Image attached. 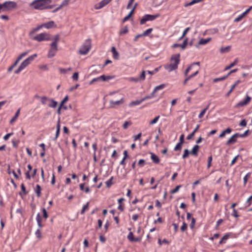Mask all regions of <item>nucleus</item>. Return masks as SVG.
Segmentation results:
<instances>
[{"label":"nucleus","mask_w":252,"mask_h":252,"mask_svg":"<svg viewBox=\"0 0 252 252\" xmlns=\"http://www.w3.org/2000/svg\"><path fill=\"white\" fill-rule=\"evenodd\" d=\"M171 62L173 63H171L169 64H166L165 65V68L169 72H171L174 70H176L178 68V64L180 62V54H177L172 56L171 59Z\"/></svg>","instance_id":"nucleus-1"},{"label":"nucleus","mask_w":252,"mask_h":252,"mask_svg":"<svg viewBox=\"0 0 252 252\" xmlns=\"http://www.w3.org/2000/svg\"><path fill=\"white\" fill-rule=\"evenodd\" d=\"M52 2V0H34L30 4V6L38 10H45V5Z\"/></svg>","instance_id":"nucleus-2"},{"label":"nucleus","mask_w":252,"mask_h":252,"mask_svg":"<svg viewBox=\"0 0 252 252\" xmlns=\"http://www.w3.org/2000/svg\"><path fill=\"white\" fill-rule=\"evenodd\" d=\"M37 54H34L30 56L28 58L24 60L21 63L17 69L15 70L14 73L16 74L20 73L24 69H25L32 61L37 57Z\"/></svg>","instance_id":"nucleus-3"},{"label":"nucleus","mask_w":252,"mask_h":252,"mask_svg":"<svg viewBox=\"0 0 252 252\" xmlns=\"http://www.w3.org/2000/svg\"><path fill=\"white\" fill-rule=\"evenodd\" d=\"M91 48V40L90 39H87L79 50V53L81 55H86Z\"/></svg>","instance_id":"nucleus-4"},{"label":"nucleus","mask_w":252,"mask_h":252,"mask_svg":"<svg viewBox=\"0 0 252 252\" xmlns=\"http://www.w3.org/2000/svg\"><path fill=\"white\" fill-rule=\"evenodd\" d=\"M17 6V3L13 1H5L3 2L4 12L11 11Z\"/></svg>","instance_id":"nucleus-5"},{"label":"nucleus","mask_w":252,"mask_h":252,"mask_svg":"<svg viewBox=\"0 0 252 252\" xmlns=\"http://www.w3.org/2000/svg\"><path fill=\"white\" fill-rule=\"evenodd\" d=\"M33 39L38 42H41L44 40L49 41L52 40L50 35L45 32L41 33L36 35Z\"/></svg>","instance_id":"nucleus-6"},{"label":"nucleus","mask_w":252,"mask_h":252,"mask_svg":"<svg viewBox=\"0 0 252 252\" xmlns=\"http://www.w3.org/2000/svg\"><path fill=\"white\" fill-rule=\"evenodd\" d=\"M159 17V15H151L145 14L144 15L140 21V25H144L147 21H152L155 20L157 18Z\"/></svg>","instance_id":"nucleus-7"},{"label":"nucleus","mask_w":252,"mask_h":252,"mask_svg":"<svg viewBox=\"0 0 252 252\" xmlns=\"http://www.w3.org/2000/svg\"><path fill=\"white\" fill-rule=\"evenodd\" d=\"M28 53H29V51H26V52L22 53L21 55H20L18 57L17 59L16 60V61L14 62V63L10 67H9V68L8 69V71L11 72L12 70V69H13V68H14L17 65V64L18 63L19 61L24 57L26 56L28 54Z\"/></svg>","instance_id":"nucleus-8"},{"label":"nucleus","mask_w":252,"mask_h":252,"mask_svg":"<svg viewBox=\"0 0 252 252\" xmlns=\"http://www.w3.org/2000/svg\"><path fill=\"white\" fill-rule=\"evenodd\" d=\"M112 0H102L99 2L95 4L94 7L95 9H100L108 4Z\"/></svg>","instance_id":"nucleus-9"},{"label":"nucleus","mask_w":252,"mask_h":252,"mask_svg":"<svg viewBox=\"0 0 252 252\" xmlns=\"http://www.w3.org/2000/svg\"><path fill=\"white\" fill-rule=\"evenodd\" d=\"M60 39V35L56 34L54 38V41L50 44V48L52 50H58V42Z\"/></svg>","instance_id":"nucleus-10"},{"label":"nucleus","mask_w":252,"mask_h":252,"mask_svg":"<svg viewBox=\"0 0 252 252\" xmlns=\"http://www.w3.org/2000/svg\"><path fill=\"white\" fill-rule=\"evenodd\" d=\"M251 100V97L250 96H249L248 95H247L246 98H245V99L244 100L240 101L239 103H238L236 105L235 107H243L244 106H245V105H247L250 102Z\"/></svg>","instance_id":"nucleus-11"},{"label":"nucleus","mask_w":252,"mask_h":252,"mask_svg":"<svg viewBox=\"0 0 252 252\" xmlns=\"http://www.w3.org/2000/svg\"><path fill=\"white\" fill-rule=\"evenodd\" d=\"M41 26L42 28H45L47 29H49L53 27H56V25L54 21H51L41 24Z\"/></svg>","instance_id":"nucleus-12"},{"label":"nucleus","mask_w":252,"mask_h":252,"mask_svg":"<svg viewBox=\"0 0 252 252\" xmlns=\"http://www.w3.org/2000/svg\"><path fill=\"white\" fill-rule=\"evenodd\" d=\"M124 102V101L123 98H121L120 100L117 101L110 100V106L111 108H114L115 105H120L121 104H122Z\"/></svg>","instance_id":"nucleus-13"},{"label":"nucleus","mask_w":252,"mask_h":252,"mask_svg":"<svg viewBox=\"0 0 252 252\" xmlns=\"http://www.w3.org/2000/svg\"><path fill=\"white\" fill-rule=\"evenodd\" d=\"M199 73L198 69H197L192 74L189 75L187 76L186 78L185 79L183 82L184 85H186L188 81L190 80L192 78L195 77L196 75H197Z\"/></svg>","instance_id":"nucleus-14"},{"label":"nucleus","mask_w":252,"mask_h":252,"mask_svg":"<svg viewBox=\"0 0 252 252\" xmlns=\"http://www.w3.org/2000/svg\"><path fill=\"white\" fill-rule=\"evenodd\" d=\"M150 154H151V159L153 162L155 164L159 163L160 161L159 158L153 153L150 152Z\"/></svg>","instance_id":"nucleus-15"},{"label":"nucleus","mask_w":252,"mask_h":252,"mask_svg":"<svg viewBox=\"0 0 252 252\" xmlns=\"http://www.w3.org/2000/svg\"><path fill=\"white\" fill-rule=\"evenodd\" d=\"M237 142V138L235 135V134H233L229 139L227 140L226 143V145L227 146H229L230 145L233 144L234 143Z\"/></svg>","instance_id":"nucleus-16"},{"label":"nucleus","mask_w":252,"mask_h":252,"mask_svg":"<svg viewBox=\"0 0 252 252\" xmlns=\"http://www.w3.org/2000/svg\"><path fill=\"white\" fill-rule=\"evenodd\" d=\"M200 147L198 145H195L191 151H190V154L194 156H196L198 155V152L199 151Z\"/></svg>","instance_id":"nucleus-17"},{"label":"nucleus","mask_w":252,"mask_h":252,"mask_svg":"<svg viewBox=\"0 0 252 252\" xmlns=\"http://www.w3.org/2000/svg\"><path fill=\"white\" fill-rule=\"evenodd\" d=\"M111 52L113 54V57L115 60H118L119 58V54L116 50L115 47H112L111 48Z\"/></svg>","instance_id":"nucleus-18"},{"label":"nucleus","mask_w":252,"mask_h":252,"mask_svg":"<svg viewBox=\"0 0 252 252\" xmlns=\"http://www.w3.org/2000/svg\"><path fill=\"white\" fill-rule=\"evenodd\" d=\"M100 81H107L110 79L114 78V76H105L104 75H102L99 77Z\"/></svg>","instance_id":"nucleus-19"},{"label":"nucleus","mask_w":252,"mask_h":252,"mask_svg":"<svg viewBox=\"0 0 252 252\" xmlns=\"http://www.w3.org/2000/svg\"><path fill=\"white\" fill-rule=\"evenodd\" d=\"M35 97L38 98H40V101H41V103L44 105L47 104V101H49V99H50V98H49L48 97L45 96H39L37 95H36L35 96Z\"/></svg>","instance_id":"nucleus-20"},{"label":"nucleus","mask_w":252,"mask_h":252,"mask_svg":"<svg viewBox=\"0 0 252 252\" xmlns=\"http://www.w3.org/2000/svg\"><path fill=\"white\" fill-rule=\"evenodd\" d=\"M241 82V80H238L231 87L229 91L226 94V96H228L231 92L233 91L234 88L240 83Z\"/></svg>","instance_id":"nucleus-21"},{"label":"nucleus","mask_w":252,"mask_h":252,"mask_svg":"<svg viewBox=\"0 0 252 252\" xmlns=\"http://www.w3.org/2000/svg\"><path fill=\"white\" fill-rule=\"evenodd\" d=\"M20 112V108H19L15 114L14 116L10 121V124H11L14 122L17 118L19 117Z\"/></svg>","instance_id":"nucleus-22"},{"label":"nucleus","mask_w":252,"mask_h":252,"mask_svg":"<svg viewBox=\"0 0 252 252\" xmlns=\"http://www.w3.org/2000/svg\"><path fill=\"white\" fill-rule=\"evenodd\" d=\"M142 102H143L142 99H141L140 100H136L135 101H131L129 104V106L132 107L134 106L138 105L140 104Z\"/></svg>","instance_id":"nucleus-23"},{"label":"nucleus","mask_w":252,"mask_h":252,"mask_svg":"<svg viewBox=\"0 0 252 252\" xmlns=\"http://www.w3.org/2000/svg\"><path fill=\"white\" fill-rule=\"evenodd\" d=\"M41 188L40 186L38 184L36 185V188L35 189V192L36 194V195L38 197H39L41 196Z\"/></svg>","instance_id":"nucleus-24"},{"label":"nucleus","mask_w":252,"mask_h":252,"mask_svg":"<svg viewBox=\"0 0 252 252\" xmlns=\"http://www.w3.org/2000/svg\"><path fill=\"white\" fill-rule=\"evenodd\" d=\"M238 59L237 58L235 59V60H234V61L233 63H232L229 65L226 66L224 68V70L225 71V70L230 69L231 68H232V67H233L234 66L236 65L237 63H238Z\"/></svg>","instance_id":"nucleus-25"},{"label":"nucleus","mask_w":252,"mask_h":252,"mask_svg":"<svg viewBox=\"0 0 252 252\" xmlns=\"http://www.w3.org/2000/svg\"><path fill=\"white\" fill-rule=\"evenodd\" d=\"M166 86V85L165 84H160V85H158V86H156L155 89H154L153 90V93H155L156 92H157L158 91H159V90H162V89H163Z\"/></svg>","instance_id":"nucleus-26"},{"label":"nucleus","mask_w":252,"mask_h":252,"mask_svg":"<svg viewBox=\"0 0 252 252\" xmlns=\"http://www.w3.org/2000/svg\"><path fill=\"white\" fill-rule=\"evenodd\" d=\"M49 101H51V103L48 105L50 107L56 108L58 105V102L54 100L53 99H50Z\"/></svg>","instance_id":"nucleus-27"},{"label":"nucleus","mask_w":252,"mask_h":252,"mask_svg":"<svg viewBox=\"0 0 252 252\" xmlns=\"http://www.w3.org/2000/svg\"><path fill=\"white\" fill-rule=\"evenodd\" d=\"M57 51V50H52V49L50 48L48 54V58H51L54 57L56 55Z\"/></svg>","instance_id":"nucleus-28"},{"label":"nucleus","mask_w":252,"mask_h":252,"mask_svg":"<svg viewBox=\"0 0 252 252\" xmlns=\"http://www.w3.org/2000/svg\"><path fill=\"white\" fill-rule=\"evenodd\" d=\"M128 30L127 26H125L123 29H121L119 32V34L120 35L125 34L128 32Z\"/></svg>","instance_id":"nucleus-29"},{"label":"nucleus","mask_w":252,"mask_h":252,"mask_svg":"<svg viewBox=\"0 0 252 252\" xmlns=\"http://www.w3.org/2000/svg\"><path fill=\"white\" fill-rule=\"evenodd\" d=\"M231 46H228L225 47H221L220 49V51L221 53H224L228 52L230 49Z\"/></svg>","instance_id":"nucleus-30"},{"label":"nucleus","mask_w":252,"mask_h":252,"mask_svg":"<svg viewBox=\"0 0 252 252\" xmlns=\"http://www.w3.org/2000/svg\"><path fill=\"white\" fill-rule=\"evenodd\" d=\"M206 39H204V38H201L198 43L196 45H195V47L197 48H198L199 47V45H205V44H206L207 43L206 42Z\"/></svg>","instance_id":"nucleus-31"},{"label":"nucleus","mask_w":252,"mask_h":252,"mask_svg":"<svg viewBox=\"0 0 252 252\" xmlns=\"http://www.w3.org/2000/svg\"><path fill=\"white\" fill-rule=\"evenodd\" d=\"M188 44V38H186L183 43L182 44H180V47H181V48L182 49H185L186 47V46H187Z\"/></svg>","instance_id":"nucleus-32"},{"label":"nucleus","mask_w":252,"mask_h":252,"mask_svg":"<svg viewBox=\"0 0 252 252\" xmlns=\"http://www.w3.org/2000/svg\"><path fill=\"white\" fill-rule=\"evenodd\" d=\"M208 108H209V105H208L206 107H205L204 109H203L201 111V112L200 113V114L198 115V118L199 119H201L203 117V116L204 115L205 113H206V111L208 109Z\"/></svg>","instance_id":"nucleus-33"},{"label":"nucleus","mask_w":252,"mask_h":252,"mask_svg":"<svg viewBox=\"0 0 252 252\" xmlns=\"http://www.w3.org/2000/svg\"><path fill=\"white\" fill-rule=\"evenodd\" d=\"M190 154V152L188 149H185L184 150V154L182 156V158L183 159L186 158H188L189 157V156Z\"/></svg>","instance_id":"nucleus-34"},{"label":"nucleus","mask_w":252,"mask_h":252,"mask_svg":"<svg viewBox=\"0 0 252 252\" xmlns=\"http://www.w3.org/2000/svg\"><path fill=\"white\" fill-rule=\"evenodd\" d=\"M89 206V202H88L86 203V204H85V205H84L83 206L81 212V214L82 215H83L85 213L86 210L88 209Z\"/></svg>","instance_id":"nucleus-35"},{"label":"nucleus","mask_w":252,"mask_h":252,"mask_svg":"<svg viewBox=\"0 0 252 252\" xmlns=\"http://www.w3.org/2000/svg\"><path fill=\"white\" fill-rule=\"evenodd\" d=\"M161 68V66H159L158 67L156 68L154 70H152V71L148 70V71H147V73L152 75H154L155 73H156L157 72H158L159 68Z\"/></svg>","instance_id":"nucleus-36"},{"label":"nucleus","mask_w":252,"mask_h":252,"mask_svg":"<svg viewBox=\"0 0 252 252\" xmlns=\"http://www.w3.org/2000/svg\"><path fill=\"white\" fill-rule=\"evenodd\" d=\"M203 0H192L190 2L186 4L185 5V7H187V6H188L189 5H191L194 4L195 3L201 2V1H203Z\"/></svg>","instance_id":"nucleus-37"},{"label":"nucleus","mask_w":252,"mask_h":252,"mask_svg":"<svg viewBox=\"0 0 252 252\" xmlns=\"http://www.w3.org/2000/svg\"><path fill=\"white\" fill-rule=\"evenodd\" d=\"M251 173H248L243 178L244 185L245 186L248 182V178L250 177Z\"/></svg>","instance_id":"nucleus-38"},{"label":"nucleus","mask_w":252,"mask_h":252,"mask_svg":"<svg viewBox=\"0 0 252 252\" xmlns=\"http://www.w3.org/2000/svg\"><path fill=\"white\" fill-rule=\"evenodd\" d=\"M183 144L182 143H178L175 146V147H174V150L175 151H180L182 149V145Z\"/></svg>","instance_id":"nucleus-39"},{"label":"nucleus","mask_w":252,"mask_h":252,"mask_svg":"<svg viewBox=\"0 0 252 252\" xmlns=\"http://www.w3.org/2000/svg\"><path fill=\"white\" fill-rule=\"evenodd\" d=\"M153 30L152 28L148 29L147 30H146L145 31H144L143 32V33H142V34L143 36H147L153 31Z\"/></svg>","instance_id":"nucleus-40"},{"label":"nucleus","mask_w":252,"mask_h":252,"mask_svg":"<svg viewBox=\"0 0 252 252\" xmlns=\"http://www.w3.org/2000/svg\"><path fill=\"white\" fill-rule=\"evenodd\" d=\"M127 239L130 241V242H133V240L134 238V237L133 236V234L132 232H130L128 235H127Z\"/></svg>","instance_id":"nucleus-41"},{"label":"nucleus","mask_w":252,"mask_h":252,"mask_svg":"<svg viewBox=\"0 0 252 252\" xmlns=\"http://www.w3.org/2000/svg\"><path fill=\"white\" fill-rule=\"evenodd\" d=\"M132 123L131 121H126L123 124V127L124 129H126L127 128L128 126L131 125Z\"/></svg>","instance_id":"nucleus-42"},{"label":"nucleus","mask_w":252,"mask_h":252,"mask_svg":"<svg viewBox=\"0 0 252 252\" xmlns=\"http://www.w3.org/2000/svg\"><path fill=\"white\" fill-rule=\"evenodd\" d=\"M154 93H153V92L151 93V94L150 95H147L146 96H145L144 97L142 98V101H144L145 100H147V99H150V98H152L153 97H154Z\"/></svg>","instance_id":"nucleus-43"},{"label":"nucleus","mask_w":252,"mask_h":252,"mask_svg":"<svg viewBox=\"0 0 252 252\" xmlns=\"http://www.w3.org/2000/svg\"><path fill=\"white\" fill-rule=\"evenodd\" d=\"M113 179V177H111L110 179H109L108 181L106 182V185L107 188H110L112 185V180Z\"/></svg>","instance_id":"nucleus-44"},{"label":"nucleus","mask_w":252,"mask_h":252,"mask_svg":"<svg viewBox=\"0 0 252 252\" xmlns=\"http://www.w3.org/2000/svg\"><path fill=\"white\" fill-rule=\"evenodd\" d=\"M232 233H226L221 238V239L225 242V241L227 240L229 237L232 235Z\"/></svg>","instance_id":"nucleus-45"},{"label":"nucleus","mask_w":252,"mask_h":252,"mask_svg":"<svg viewBox=\"0 0 252 252\" xmlns=\"http://www.w3.org/2000/svg\"><path fill=\"white\" fill-rule=\"evenodd\" d=\"M188 225L185 222H183V224L181 227V230L182 232H184L187 229Z\"/></svg>","instance_id":"nucleus-46"},{"label":"nucleus","mask_w":252,"mask_h":252,"mask_svg":"<svg viewBox=\"0 0 252 252\" xmlns=\"http://www.w3.org/2000/svg\"><path fill=\"white\" fill-rule=\"evenodd\" d=\"M181 187H182V185H179V186H176L174 189L171 190V191H170L171 193L174 194V193H176L178 191L179 189H180V188H181Z\"/></svg>","instance_id":"nucleus-47"},{"label":"nucleus","mask_w":252,"mask_h":252,"mask_svg":"<svg viewBox=\"0 0 252 252\" xmlns=\"http://www.w3.org/2000/svg\"><path fill=\"white\" fill-rule=\"evenodd\" d=\"M158 243L159 244V245H161L162 244V243L169 244V242L168 240H167L166 239H164L162 241H161L160 239H158Z\"/></svg>","instance_id":"nucleus-48"},{"label":"nucleus","mask_w":252,"mask_h":252,"mask_svg":"<svg viewBox=\"0 0 252 252\" xmlns=\"http://www.w3.org/2000/svg\"><path fill=\"white\" fill-rule=\"evenodd\" d=\"M195 222H196V219L194 218H191V223L189 225V226H190V228L192 229L194 227V225H195Z\"/></svg>","instance_id":"nucleus-49"},{"label":"nucleus","mask_w":252,"mask_h":252,"mask_svg":"<svg viewBox=\"0 0 252 252\" xmlns=\"http://www.w3.org/2000/svg\"><path fill=\"white\" fill-rule=\"evenodd\" d=\"M213 157L212 156H210L208 158V164H207V168H209L211 166V162L212 161Z\"/></svg>","instance_id":"nucleus-50"},{"label":"nucleus","mask_w":252,"mask_h":252,"mask_svg":"<svg viewBox=\"0 0 252 252\" xmlns=\"http://www.w3.org/2000/svg\"><path fill=\"white\" fill-rule=\"evenodd\" d=\"M159 117H160L159 116H158L156 117L153 120H152L151 121H150V125H154V124L157 123V122H158Z\"/></svg>","instance_id":"nucleus-51"},{"label":"nucleus","mask_w":252,"mask_h":252,"mask_svg":"<svg viewBox=\"0 0 252 252\" xmlns=\"http://www.w3.org/2000/svg\"><path fill=\"white\" fill-rule=\"evenodd\" d=\"M100 82V79H99V77H96V78H94L93 79H92L89 83V85H92L93 84V83H95V82Z\"/></svg>","instance_id":"nucleus-52"},{"label":"nucleus","mask_w":252,"mask_h":252,"mask_svg":"<svg viewBox=\"0 0 252 252\" xmlns=\"http://www.w3.org/2000/svg\"><path fill=\"white\" fill-rule=\"evenodd\" d=\"M138 77L140 81L144 80L145 79V71L143 70Z\"/></svg>","instance_id":"nucleus-53"},{"label":"nucleus","mask_w":252,"mask_h":252,"mask_svg":"<svg viewBox=\"0 0 252 252\" xmlns=\"http://www.w3.org/2000/svg\"><path fill=\"white\" fill-rule=\"evenodd\" d=\"M68 100V95H66L64 98L62 100L60 106H61L62 107L64 105V104Z\"/></svg>","instance_id":"nucleus-54"},{"label":"nucleus","mask_w":252,"mask_h":252,"mask_svg":"<svg viewBox=\"0 0 252 252\" xmlns=\"http://www.w3.org/2000/svg\"><path fill=\"white\" fill-rule=\"evenodd\" d=\"M42 212L43 218H44L45 219H47L48 217V215L46 209L44 208H42Z\"/></svg>","instance_id":"nucleus-55"},{"label":"nucleus","mask_w":252,"mask_h":252,"mask_svg":"<svg viewBox=\"0 0 252 252\" xmlns=\"http://www.w3.org/2000/svg\"><path fill=\"white\" fill-rule=\"evenodd\" d=\"M21 190L23 192V194L24 195H26L28 193V191H27L26 187L24 184H22L21 185Z\"/></svg>","instance_id":"nucleus-56"},{"label":"nucleus","mask_w":252,"mask_h":252,"mask_svg":"<svg viewBox=\"0 0 252 252\" xmlns=\"http://www.w3.org/2000/svg\"><path fill=\"white\" fill-rule=\"evenodd\" d=\"M72 78L73 80L74 81H77L78 80L79 78V73L78 72H75L73 73Z\"/></svg>","instance_id":"nucleus-57"},{"label":"nucleus","mask_w":252,"mask_h":252,"mask_svg":"<svg viewBox=\"0 0 252 252\" xmlns=\"http://www.w3.org/2000/svg\"><path fill=\"white\" fill-rule=\"evenodd\" d=\"M193 68V67L191 66V65L190 64V65L186 69L185 72H184V75L185 76H188V74L189 73V72Z\"/></svg>","instance_id":"nucleus-58"},{"label":"nucleus","mask_w":252,"mask_h":252,"mask_svg":"<svg viewBox=\"0 0 252 252\" xmlns=\"http://www.w3.org/2000/svg\"><path fill=\"white\" fill-rule=\"evenodd\" d=\"M226 79V77L222 76L221 77L217 78L214 79L213 82H217L219 81H223L224 80Z\"/></svg>","instance_id":"nucleus-59"},{"label":"nucleus","mask_w":252,"mask_h":252,"mask_svg":"<svg viewBox=\"0 0 252 252\" xmlns=\"http://www.w3.org/2000/svg\"><path fill=\"white\" fill-rule=\"evenodd\" d=\"M239 125L241 126L244 127L246 126H247V121L245 119H243L241 120V121L240 122Z\"/></svg>","instance_id":"nucleus-60"},{"label":"nucleus","mask_w":252,"mask_h":252,"mask_svg":"<svg viewBox=\"0 0 252 252\" xmlns=\"http://www.w3.org/2000/svg\"><path fill=\"white\" fill-rule=\"evenodd\" d=\"M35 234L37 238L38 239H40L41 238V233L40 232V229H38L35 232Z\"/></svg>","instance_id":"nucleus-61"},{"label":"nucleus","mask_w":252,"mask_h":252,"mask_svg":"<svg viewBox=\"0 0 252 252\" xmlns=\"http://www.w3.org/2000/svg\"><path fill=\"white\" fill-rule=\"evenodd\" d=\"M231 215L236 218H237L239 217L237 211L235 209H234L233 210L232 213H231Z\"/></svg>","instance_id":"nucleus-62"},{"label":"nucleus","mask_w":252,"mask_h":252,"mask_svg":"<svg viewBox=\"0 0 252 252\" xmlns=\"http://www.w3.org/2000/svg\"><path fill=\"white\" fill-rule=\"evenodd\" d=\"M12 145L14 148H17L18 147V145L19 143V141H16L14 140H13L12 141Z\"/></svg>","instance_id":"nucleus-63"},{"label":"nucleus","mask_w":252,"mask_h":252,"mask_svg":"<svg viewBox=\"0 0 252 252\" xmlns=\"http://www.w3.org/2000/svg\"><path fill=\"white\" fill-rule=\"evenodd\" d=\"M12 135H13V132L6 134L3 137L4 140H5V141L7 140L8 139V138L10 137V136H12Z\"/></svg>","instance_id":"nucleus-64"}]
</instances>
